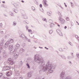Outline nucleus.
<instances>
[{
  "label": "nucleus",
  "instance_id": "obj_1",
  "mask_svg": "<svg viewBox=\"0 0 79 79\" xmlns=\"http://www.w3.org/2000/svg\"><path fill=\"white\" fill-rule=\"evenodd\" d=\"M34 61L36 62L38 64H40V73L41 74V72H45L48 74H50L53 73V70L52 69H55V67L52 64H50L49 62H47L46 65L44 63V59L42 58H40L39 56H37V55H35L34 57Z\"/></svg>",
  "mask_w": 79,
  "mask_h": 79
},
{
  "label": "nucleus",
  "instance_id": "obj_2",
  "mask_svg": "<svg viewBox=\"0 0 79 79\" xmlns=\"http://www.w3.org/2000/svg\"><path fill=\"white\" fill-rule=\"evenodd\" d=\"M8 64L10 65H12L13 64H15V62L12 60V58H9L7 60Z\"/></svg>",
  "mask_w": 79,
  "mask_h": 79
},
{
  "label": "nucleus",
  "instance_id": "obj_3",
  "mask_svg": "<svg viewBox=\"0 0 79 79\" xmlns=\"http://www.w3.org/2000/svg\"><path fill=\"white\" fill-rule=\"evenodd\" d=\"M59 20L61 24H64L66 23V22L64 20V19H63L61 16L59 17Z\"/></svg>",
  "mask_w": 79,
  "mask_h": 79
},
{
  "label": "nucleus",
  "instance_id": "obj_4",
  "mask_svg": "<svg viewBox=\"0 0 79 79\" xmlns=\"http://www.w3.org/2000/svg\"><path fill=\"white\" fill-rule=\"evenodd\" d=\"M10 69V66H4L2 69V71H8Z\"/></svg>",
  "mask_w": 79,
  "mask_h": 79
},
{
  "label": "nucleus",
  "instance_id": "obj_5",
  "mask_svg": "<svg viewBox=\"0 0 79 79\" xmlns=\"http://www.w3.org/2000/svg\"><path fill=\"white\" fill-rule=\"evenodd\" d=\"M13 74V71L11 70L6 72V76L7 77H10Z\"/></svg>",
  "mask_w": 79,
  "mask_h": 79
},
{
  "label": "nucleus",
  "instance_id": "obj_6",
  "mask_svg": "<svg viewBox=\"0 0 79 79\" xmlns=\"http://www.w3.org/2000/svg\"><path fill=\"white\" fill-rule=\"evenodd\" d=\"M19 37H21V38H22L23 40H27V41H28V42H31V40H29L27 38V37L26 36H25V37H22V36L20 35Z\"/></svg>",
  "mask_w": 79,
  "mask_h": 79
},
{
  "label": "nucleus",
  "instance_id": "obj_7",
  "mask_svg": "<svg viewBox=\"0 0 79 79\" xmlns=\"http://www.w3.org/2000/svg\"><path fill=\"white\" fill-rule=\"evenodd\" d=\"M64 72H62L60 74V79H64Z\"/></svg>",
  "mask_w": 79,
  "mask_h": 79
},
{
  "label": "nucleus",
  "instance_id": "obj_8",
  "mask_svg": "<svg viewBox=\"0 0 79 79\" xmlns=\"http://www.w3.org/2000/svg\"><path fill=\"white\" fill-rule=\"evenodd\" d=\"M19 52H17L15 53L13 56L14 57L15 59H17L18 57V56H19Z\"/></svg>",
  "mask_w": 79,
  "mask_h": 79
},
{
  "label": "nucleus",
  "instance_id": "obj_9",
  "mask_svg": "<svg viewBox=\"0 0 79 79\" xmlns=\"http://www.w3.org/2000/svg\"><path fill=\"white\" fill-rule=\"evenodd\" d=\"M19 48V44H17L15 45L14 49L17 51L18 49Z\"/></svg>",
  "mask_w": 79,
  "mask_h": 79
},
{
  "label": "nucleus",
  "instance_id": "obj_10",
  "mask_svg": "<svg viewBox=\"0 0 79 79\" xmlns=\"http://www.w3.org/2000/svg\"><path fill=\"white\" fill-rule=\"evenodd\" d=\"M16 51H16V50H15V48L11 49L10 53V55H13L15 53V52H16Z\"/></svg>",
  "mask_w": 79,
  "mask_h": 79
},
{
  "label": "nucleus",
  "instance_id": "obj_11",
  "mask_svg": "<svg viewBox=\"0 0 79 79\" xmlns=\"http://www.w3.org/2000/svg\"><path fill=\"white\" fill-rule=\"evenodd\" d=\"M59 56H60V57H61L62 59H63V60H66V57L64 55H59Z\"/></svg>",
  "mask_w": 79,
  "mask_h": 79
},
{
  "label": "nucleus",
  "instance_id": "obj_12",
  "mask_svg": "<svg viewBox=\"0 0 79 79\" xmlns=\"http://www.w3.org/2000/svg\"><path fill=\"white\" fill-rule=\"evenodd\" d=\"M13 39H10L9 40V41H7L8 43H9V44H11V43H13Z\"/></svg>",
  "mask_w": 79,
  "mask_h": 79
},
{
  "label": "nucleus",
  "instance_id": "obj_13",
  "mask_svg": "<svg viewBox=\"0 0 79 79\" xmlns=\"http://www.w3.org/2000/svg\"><path fill=\"white\" fill-rule=\"evenodd\" d=\"M27 76L28 77H31L32 76V73L31 72H29L27 73Z\"/></svg>",
  "mask_w": 79,
  "mask_h": 79
},
{
  "label": "nucleus",
  "instance_id": "obj_14",
  "mask_svg": "<svg viewBox=\"0 0 79 79\" xmlns=\"http://www.w3.org/2000/svg\"><path fill=\"white\" fill-rule=\"evenodd\" d=\"M2 53L3 55V56H5V57L6 56V51H3L2 52Z\"/></svg>",
  "mask_w": 79,
  "mask_h": 79
},
{
  "label": "nucleus",
  "instance_id": "obj_15",
  "mask_svg": "<svg viewBox=\"0 0 79 79\" xmlns=\"http://www.w3.org/2000/svg\"><path fill=\"white\" fill-rule=\"evenodd\" d=\"M9 44H10L8 42H6L5 44V47H8V46H9Z\"/></svg>",
  "mask_w": 79,
  "mask_h": 79
},
{
  "label": "nucleus",
  "instance_id": "obj_16",
  "mask_svg": "<svg viewBox=\"0 0 79 79\" xmlns=\"http://www.w3.org/2000/svg\"><path fill=\"white\" fill-rule=\"evenodd\" d=\"M65 79H72L71 77L70 76H67Z\"/></svg>",
  "mask_w": 79,
  "mask_h": 79
},
{
  "label": "nucleus",
  "instance_id": "obj_17",
  "mask_svg": "<svg viewBox=\"0 0 79 79\" xmlns=\"http://www.w3.org/2000/svg\"><path fill=\"white\" fill-rule=\"evenodd\" d=\"M9 49H12L13 48V45L10 44L9 46Z\"/></svg>",
  "mask_w": 79,
  "mask_h": 79
},
{
  "label": "nucleus",
  "instance_id": "obj_18",
  "mask_svg": "<svg viewBox=\"0 0 79 79\" xmlns=\"http://www.w3.org/2000/svg\"><path fill=\"white\" fill-rule=\"evenodd\" d=\"M54 25H55V24L54 23H51L50 24V27H51V28H53V27Z\"/></svg>",
  "mask_w": 79,
  "mask_h": 79
},
{
  "label": "nucleus",
  "instance_id": "obj_19",
  "mask_svg": "<svg viewBox=\"0 0 79 79\" xmlns=\"http://www.w3.org/2000/svg\"><path fill=\"white\" fill-rule=\"evenodd\" d=\"M47 15H48V16H51V15H52L51 13H50V12H48L47 13Z\"/></svg>",
  "mask_w": 79,
  "mask_h": 79
},
{
  "label": "nucleus",
  "instance_id": "obj_20",
  "mask_svg": "<svg viewBox=\"0 0 79 79\" xmlns=\"http://www.w3.org/2000/svg\"><path fill=\"white\" fill-rule=\"evenodd\" d=\"M56 32H57V33L58 34H59V33L61 32L60 31V30L59 29H57L56 30Z\"/></svg>",
  "mask_w": 79,
  "mask_h": 79
},
{
  "label": "nucleus",
  "instance_id": "obj_21",
  "mask_svg": "<svg viewBox=\"0 0 79 79\" xmlns=\"http://www.w3.org/2000/svg\"><path fill=\"white\" fill-rule=\"evenodd\" d=\"M75 37H76V39H77V40H79V36H77V35H75Z\"/></svg>",
  "mask_w": 79,
  "mask_h": 79
},
{
  "label": "nucleus",
  "instance_id": "obj_22",
  "mask_svg": "<svg viewBox=\"0 0 79 79\" xmlns=\"http://www.w3.org/2000/svg\"><path fill=\"white\" fill-rule=\"evenodd\" d=\"M58 35H60V36H63V34L61 32L59 33Z\"/></svg>",
  "mask_w": 79,
  "mask_h": 79
},
{
  "label": "nucleus",
  "instance_id": "obj_23",
  "mask_svg": "<svg viewBox=\"0 0 79 79\" xmlns=\"http://www.w3.org/2000/svg\"><path fill=\"white\" fill-rule=\"evenodd\" d=\"M59 50L60 52H63L64 51V50H63L62 48H60Z\"/></svg>",
  "mask_w": 79,
  "mask_h": 79
},
{
  "label": "nucleus",
  "instance_id": "obj_24",
  "mask_svg": "<svg viewBox=\"0 0 79 79\" xmlns=\"http://www.w3.org/2000/svg\"><path fill=\"white\" fill-rule=\"evenodd\" d=\"M53 31L52 30H51L49 31V33L50 34H51L52 33H53Z\"/></svg>",
  "mask_w": 79,
  "mask_h": 79
},
{
  "label": "nucleus",
  "instance_id": "obj_25",
  "mask_svg": "<svg viewBox=\"0 0 79 79\" xmlns=\"http://www.w3.org/2000/svg\"><path fill=\"white\" fill-rule=\"evenodd\" d=\"M19 64H20V66H22L23 65V61H22V60H21L20 62H19Z\"/></svg>",
  "mask_w": 79,
  "mask_h": 79
},
{
  "label": "nucleus",
  "instance_id": "obj_26",
  "mask_svg": "<svg viewBox=\"0 0 79 79\" xmlns=\"http://www.w3.org/2000/svg\"><path fill=\"white\" fill-rule=\"evenodd\" d=\"M43 2L44 4H45V3H47V0H43Z\"/></svg>",
  "mask_w": 79,
  "mask_h": 79
},
{
  "label": "nucleus",
  "instance_id": "obj_27",
  "mask_svg": "<svg viewBox=\"0 0 79 79\" xmlns=\"http://www.w3.org/2000/svg\"><path fill=\"white\" fill-rule=\"evenodd\" d=\"M48 22L50 23H53V20L51 19H49L48 21Z\"/></svg>",
  "mask_w": 79,
  "mask_h": 79
},
{
  "label": "nucleus",
  "instance_id": "obj_28",
  "mask_svg": "<svg viewBox=\"0 0 79 79\" xmlns=\"http://www.w3.org/2000/svg\"><path fill=\"white\" fill-rule=\"evenodd\" d=\"M20 52H24V49L22 48L20 50Z\"/></svg>",
  "mask_w": 79,
  "mask_h": 79
},
{
  "label": "nucleus",
  "instance_id": "obj_29",
  "mask_svg": "<svg viewBox=\"0 0 79 79\" xmlns=\"http://www.w3.org/2000/svg\"><path fill=\"white\" fill-rule=\"evenodd\" d=\"M43 21H45L46 22H47V20L46 19V18H43L42 19Z\"/></svg>",
  "mask_w": 79,
  "mask_h": 79
},
{
  "label": "nucleus",
  "instance_id": "obj_30",
  "mask_svg": "<svg viewBox=\"0 0 79 79\" xmlns=\"http://www.w3.org/2000/svg\"><path fill=\"white\" fill-rule=\"evenodd\" d=\"M13 24L14 26H16V22L14 21Z\"/></svg>",
  "mask_w": 79,
  "mask_h": 79
},
{
  "label": "nucleus",
  "instance_id": "obj_31",
  "mask_svg": "<svg viewBox=\"0 0 79 79\" xmlns=\"http://www.w3.org/2000/svg\"><path fill=\"white\" fill-rule=\"evenodd\" d=\"M66 19L67 20V21H69V18L68 17H67L66 18Z\"/></svg>",
  "mask_w": 79,
  "mask_h": 79
},
{
  "label": "nucleus",
  "instance_id": "obj_32",
  "mask_svg": "<svg viewBox=\"0 0 79 79\" xmlns=\"http://www.w3.org/2000/svg\"><path fill=\"white\" fill-rule=\"evenodd\" d=\"M1 7H3L4 8H6V6H5L4 4L2 5Z\"/></svg>",
  "mask_w": 79,
  "mask_h": 79
},
{
  "label": "nucleus",
  "instance_id": "obj_33",
  "mask_svg": "<svg viewBox=\"0 0 79 79\" xmlns=\"http://www.w3.org/2000/svg\"><path fill=\"white\" fill-rule=\"evenodd\" d=\"M4 42V40H1V44H3V42Z\"/></svg>",
  "mask_w": 79,
  "mask_h": 79
},
{
  "label": "nucleus",
  "instance_id": "obj_34",
  "mask_svg": "<svg viewBox=\"0 0 79 79\" xmlns=\"http://www.w3.org/2000/svg\"><path fill=\"white\" fill-rule=\"evenodd\" d=\"M10 15H11L12 16H13V14L11 12H10Z\"/></svg>",
  "mask_w": 79,
  "mask_h": 79
},
{
  "label": "nucleus",
  "instance_id": "obj_35",
  "mask_svg": "<svg viewBox=\"0 0 79 79\" xmlns=\"http://www.w3.org/2000/svg\"><path fill=\"white\" fill-rule=\"evenodd\" d=\"M78 58H79V53H77L76 54Z\"/></svg>",
  "mask_w": 79,
  "mask_h": 79
},
{
  "label": "nucleus",
  "instance_id": "obj_36",
  "mask_svg": "<svg viewBox=\"0 0 79 79\" xmlns=\"http://www.w3.org/2000/svg\"><path fill=\"white\" fill-rule=\"evenodd\" d=\"M35 79H41V78L39 77H37L36 78H35ZM42 79H44V78H43Z\"/></svg>",
  "mask_w": 79,
  "mask_h": 79
},
{
  "label": "nucleus",
  "instance_id": "obj_37",
  "mask_svg": "<svg viewBox=\"0 0 79 79\" xmlns=\"http://www.w3.org/2000/svg\"><path fill=\"white\" fill-rule=\"evenodd\" d=\"M31 8L32 10H35V7H34L33 6H31Z\"/></svg>",
  "mask_w": 79,
  "mask_h": 79
},
{
  "label": "nucleus",
  "instance_id": "obj_38",
  "mask_svg": "<svg viewBox=\"0 0 79 79\" xmlns=\"http://www.w3.org/2000/svg\"><path fill=\"white\" fill-rule=\"evenodd\" d=\"M71 7H72V8H73V3H72V2H71Z\"/></svg>",
  "mask_w": 79,
  "mask_h": 79
},
{
  "label": "nucleus",
  "instance_id": "obj_39",
  "mask_svg": "<svg viewBox=\"0 0 79 79\" xmlns=\"http://www.w3.org/2000/svg\"><path fill=\"white\" fill-rule=\"evenodd\" d=\"M63 49L64 50H68V48L67 47H66L64 48Z\"/></svg>",
  "mask_w": 79,
  "mask_h": 79
},
{
  "label": "nucleus",
  "instance_id": "obj_40",
  "mask_svg": "<svg viewBox=\"0 0 79 79\" xmlns=\"http://www.w3.org/2000/svg\"><path fill=\"white\" fill-rule=\"evenodd\" d=\"M69 44L71 46H72L73 45V44H72V43H71V42H69Z\"/></svg>",
  "mask_w": 79,
  "mask_h": 79
},
{
  "label": "nucleus",
  "instance_id": "obj_41",
  "mask_svg": "<svg viewBox=\"0 0 79 79\" xmlns=\"http://www.w3.org/2000/svg\"><path fill=\"white\" fill-rule=\"evenodd\" d=\"M26 29L27 30V29H28L29 28V27H28V26L26 25Z\"/></svg>",
  "mask_w": 79,
  "mask_h": 79
},
{
  "label": "nucleus",
  "instance_id": "obj_42",
  "mask_svg": "<svg viewBox=\"0 0 79 79\" xmlns=\"http://www.w3.org/2000/svg\"><path fill=\"white\" fill-rule=\"evenodd\" d=\"M28 32H32V30L31 29H28Z\"/></svg>",
  "mask_w": 79,
  "mask_h": 79
},
{
  "label": "nucleus",
  "instance_id": "obj_43",
  "mask_svg": "<svg viewBox=\"0 0 79 79\" xmlns=\"http://www.w3.org/2000/svg\"><path fill=\"white\" fill-rule=\"evenodd\" d=\"M2 76H3V73H0V77H2Z\"/></svg>",
  "mask_w": 79,
  "mask_h": 79
},
{
  "label": "nucleus",
  "instance_id": "obj_44",
  "mask_svg": "<svg viewBox=\"0 0 79 79\" xmlns=\"http://www.w3.org/2000/svg\"><path fill=\"white\" fill-rule=\"evenodd\" d=\"M3 43H0V47H2L3 46Z\"/></svg>",
  "mask_w": 79,
  "mask_h": 79
},
{
  "label": "nucleus",
  "instance_id": "obj_45",
  "mask_svg": "<svg viewBox=\"0 0 79 79\" xmlns=\"http://www.w3.org/2000/svg\"><path fill=\"white\" fill-rule=\"evenodd\" d=\"M44 5L45 6H48V4H47V3H46L45 4H44Z\"/></svg>",
  "mask_w": 79,
  "mask_h": 79
},
{
  "label": "nucleus",
  "instance_id": "obj_46",
  "mask_svg": "<svg viewBox=\"0 0 79 79\" xmlns=\"http://www.w3.org/2000/svg\"><path fill=\"white\" fill-rule=\"evenodd\" d=\"M3 79H8V78L6 77H4Z\"/></svg>",
  "mask_w": 79,
  "mask_h": 79
},
{
  "label": "nucleus",
  "instance_id": "obj_47",
  "mask_svg": "<svg viewBox=\"0 0 79 79\" xmlns=\"http://www.w3.org/2000/svg\"><path fill=\"white\" fill-rule=\"evenodd\" d=\"M2 26H3V24H2V23H1L0 25V27H2Z\"/></svg>",
  "mask_w": 79,
  "mask_h": 79
},
{
  "label": "nucleus",
  "instance_id": "obj_48",
  "mask_svg": "<svg viewBox=\"0 0 79 79\" xmlns=\"http://www.w3.org/2000/svg\"><path fill=\"white\" fill-rule=\"evenodd\" d=\"M67 58L68 59H70V58H71V56H68Z\"/></svg>",
  "mask_w": 79,
  "mask_h": 79
},
{
  "label": "nucleus",
  "instance_id": "obj_49",
  "mask_svg": "<svg viewBox=\"0 0 79 79\" xmlns=\"http://www.w3.org/2000/svg\"><path fill=\"white\" fill-rule=\"evenodd\" d=\"M40 8H42V4H40Z\"/></svg>",
  "mask_w": 79,
  "mask_h": 79
},
{
  "label": "nucleus",
  "instance_id": "obj_50",
  "mask_svg": "<svg viewBox=\"0 0 79 79\" xmlns=\"http://www.w3.org/2000/svg\"><path fill=\"white\" fill-rule=\"evenodd\" d=\"M23 23L24 24H26V23H27V22H26L25 21H23Z\"/></svg>",
  "mask_w": 79,
  "mask_h": 79
},
{
  "label": "nucleus",
  "instance_id": "obj_51",
  "mask_svg": "<svg viewBox=\"0 0 79 79\" xmlns=\"http://www.w3.org/2000/svg\"><path fill=\"white\" fill-rule=\"evenodd\" d=\"M2 50H3V48H2V47H0V51Z\"/></svg>",
  "mask_w": 79,
  "mask_h": 79
},
{
  "label": "nucleus",
  "instance_id": "obj_52",
  "mask_svg": "<svg viewBox=\"0 0 79 79\" xmlns=\"http://www.w3.org/2000/svg\"><path fill=\"white\" fill-rule=\"evenodd\" d=\"M27 66H29V64H28V63H27L26 64Z\"/></svg>",
  "mask_w": 79,
  "mask_h": 79
},
{
  "label": "nucleus",
  "instance_id": "obj_53",
  "mask_svg": "<svg viewBox=\"0 0 79 79\" xmlns=\"http://www.w3.org/2000/svg\"><path fill=\"white\" fill-rule=\"evenodd\" d=\"M64 29H66L67 28V26H65L64 27Z\"/></svg>",
  "mask_w": 79,
  "mask_h": 79
},
{
  "label": "nucleus",
  "instance_id": "obj_54",
  "mask_svg": "<svg viewBox=\"0 0 79 79\" xmlns=\"http://www.w3.org/2000/svg\"><path fill=\"white\" fill-rule=\"evenodd\" d=\"M22 37H23V36H24V37H25V36L24 35V34H21Z\"/></svg>",
  "mask_w": 79,
  "mask_h": 79
},
{
  "label": "nucleus",
  "instance_id": "obj_55",
  "mask_svg": "<svg viewBox=\"0 0 79 79\" xmlns=\"http://www.w3.org/2000/svg\"><path fill=\"white\" fill-rule=\"evenodd\" d=\"M14 11H15L16 13H18V11H16V10H14Z\"/></svg>",
  "mask_w": 79,
  "mask_h": 79
},
{
  "label": "nucleus",
  "instance_id": "obj_56",
  "mask_svg": "<svg viewBox=\"0 0 79 79\" xmlns=\"http://www.w3.org/2000/svg\"><path fill=\"white\" fill-rule=\"evenodd\" d=\"M27 66V68H28V69H30V65H29L28 66Z\"/></svg>",
  "mask_w": 79,
  "mask_h": 79
},
{
  "label": "nucleus",
  "instance_id": "obj_57",
  "mask_svg": "<svg viewBox=\"0 0 79 79\" xmlns=\"http://www.w3.org/2000/svg\"><path fill=\"white\" fill-rule=\"evenodd\" d=\"M1 32L2 34H3V31H1Z\"/></svg>",
  "mask_w": 79,
  "mask_h": 79
},
{
  "label": "nucleus",
  "instance_id": "obj_58",
  "mask_svg": "<svg viewBox=\"0 0 79 79\" xmlns=\"http://www.w3.org/2000/svg\"><path fill=\"white\" fill-rule=\"evenodd\" d=\"M44 48H45L46 49V50H48V48H47V47H45Z\"/></svg>",
  "mask_w": 79,
  "mask_h": 79
},
{
  "label": "nucleus",
  "instance_id": "obj_59",
  "mask_svg": "<svg viewBox=\"0 0 79 79\" xmlns=\"http://www.w3.org/2000/svg\"><path fill=\"white\" fill-rule=\"evenodd\" d=\"M7 47L5 46V48H4L6 50V49H7Z\"/></svg>",
  "mask_w": 79,
  "mask_h": 79
},
{
  "label": "nucleus",
  "instance_id": "obj_60",
  "mask_svg": "<svg viewBox=\"0 0 79 79\" xmlns=\"http://www.w3.org/2000/svg\"><path fill=\"white\" fill-rule=\"evenodd\" d=\"M58 14L59 15H61V13H60V12H59L58 13Z\"/></svg>",
  "mask_w": 79,
  "mask_h": 79
},
{
  "label": "nucleus",
  "instance_id": "obj_61",
  "mask_svg": "<svg viewBox=\"0 0 79 79\" xmlns=\"http://www.w3.org/2000/svg\"><path fill=\"white\" fill-rule=\"evenodd\" d=\"M19 79H23V77H20L19 78Z\"/></svg>",
  "mask_w": 79,
  "mask_h": 79
},
{
  "label": "nucleus",
  "instance_id": "obj_62",
  "mask_svg": "<svg viewBox=\"0 0 79 79\" xmlns=\"http://www.w3.org/2000/svg\"><path fill=\"white\" fill-rule=\"evenodd\" d=\"M2 3H5V1H2Z\"/></svg>",
  "mask_w": 79,
  "mask_h": 79
},
{
  "label": "nucleus",
  "instance_id": "obj_63",
  "mask_svg": "<svg viewBox=\"0 0 79 79\" xmlns=\"http://www.w3.org/2000/svg\"><path fill=\"white\" fill-rule=\"evenodd\" d=\"M39 48H43V47H39Z\"/></svg>",
  "mask_w": 79,
  "mask_h": 79
},
{
  "label": "nucleus",
  "instance_id": "obj_64",
  "mask_svg": "<svg viewBox=\"0 0 79 79\" xmlns=\"http://www.w3.org/2000/svg\"><path fill=\"white\" fill-rule=\"evenodd\" d=\"M23 18H24V19H27V18H24V17H23Z\"/></svg>",
  "mask_w": 79,
  "mask_h": 79
}]
</instances>
